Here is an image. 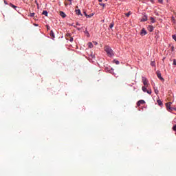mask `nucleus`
<instances>
[{"label":"nucleus","mask_w":176,"mask_h":176,"mask_svg":"<svg viewBox=\"0 0 176 176\" xmlns=\"http://www.w3.org/2000/svg\"><path fill=\"white\" fill-rule=\"evenodd\" d=\"M104 52H106L109 57H112L113 56V50H112V48L109 46L107 45L104 47Z\"/></svg>","instance_id":"nucleus-1"},{"label":"nucleus","mask_w":176,"mask_h":176,"mask_svg":"<svg viewBox=\"0 0 176 176\" xmlns=\"http://www.w3.org/2000/svg\"><path fill=\"white\" fill-rule=\"evenodd\" d=\"M171 104H173L171 102L166 103V109L167 111H169V112H171V111H174L175 109L174 107H171Z\"/></svg>","instance_id":"nucleus-2"},{"label":"nucleus","mask_w":176,"mask_h":176,"mask_svg":"<svg viewBox=\"0 0 176 176\" xmlns=\"http://www.w3.org/2000/svg\"><path fill=\"white\" fill-rule=\"evenodd\" d=\"M66 39L67 41H69L70 42H74V38H72V36H71V34L69 33L66 34Z\"/></svg>","instance_id":"nucleus-3"},{"label":"nucleus","mask_w":176,"mask_h":176,"mask_svg":"<svg viewBox=\"0 0 176 176\" xmlns=\"http://www.w3.org/2000/svg\"><path fill=\"white\" fill-rule=\"evenodd\" d=\"M142 80L143 84L144 85V86H148L149 85V83H148V79H146V78L142 77Z\"/></svg>","instance_id":"nucleus-4"},{"label":"nucleus","mask_w":176,"mask_h":176,"mask_svg":"<svg viewBox=\"0 0 176 176\" xmlns=\"http://www.w3.org/2000/svg\"><path fill=\"white\" fill-rule=\"evenodd\" d=\"M157 76L158 79L161 80L162 82H164V78H163V77H162V74L160 73V72H159V71L157 72Z\"/></svg>","instance_id":"nucleus-5"},{"label":"nucleus","mask_w":176,"mask_h":176,"mask_svg":"<svg viewBox=\"0 0 176 176\" xmlns=\"http://www.w3.org/2000/svg\"><path fill=\"white\" fill-rule=\"evenodd\" d=\"M147 30L150 32H152L153 30H155V28L153 25H148L147 27Z\"/></svg>","instance_id":"nucleus-6"},{"label":"nucleus","mask_w":176,"mask_h":176,"mask_svg":"<svg viewBox=\"0 0 176 176\" xmlns=\"http://www.w3.org/2000/svg\"><path fill=\"white\" fill-rule=\"evenodd\" d=\"M145 103V100H140L137 102V106L140 107V105H141V104H144Z\"/></svg>","instance_id":"nucleus-7"},{"label":"nucleus","mask_w":176,"mask_h":176,"mask_svg":"<svg viewBox=\"0 0 176 176\" xmlns=\"http://www.w3.org/2000/svg\"><path fill=\"white\" fill-rule=\"evenodd\" d=\"M60 16H61V17H63L64 19V18L66 17L67 15L65 14V13H64V12L60 11Z\"/></svg>","instance_id":"nucleus-8"},{"label":"nucleus","mask_w":176,"mask_h":176,"mask_svg":"<svg viewBox=\"0 0 176 176\" xmlns=\"http://www.w3.org/2000/svg\"><path fill=\"white\" fill-rule=\"evenodd\" d=\"M148 21V16H146V15H144L141 19V21Z\"/></svg>","instance_id":"nucleus-9"},{"label":"nucleus","mask_w":176,"mask_h":176,"mask_svg":"<svg viewBox=\"0 0 176 176\" xmlns=\"http://www.w3.org/2000/svg\"><path fill=\"white\" fill-rule=\"evenodd\" d=\"M141 35H146V30L144 28L142 29Z\"/></svg>","instance_id":"nucleus-10"},{"label":"nucleus","mask_w":176,"mask_h":176,"mask_svg":"<svg viewBox=\"0 0 176 176\" xmlns=\"http://www.w3.org/2000/svg\"><path fill=\"white\" fill-rule=\"evenodd\" d=\"M76 14L78 16H82V12H80V10H76Z\"/></svg>","instance_id":"nucleus-11"},{"label":"nucleus","mask_w":176,"mask_h":176,"mask_svg":"<svg viewBox=\"0 0 176 176\" xmlns=\"http://www.w3.org/2000/svg\"><path fill=\"white\" fill-rule=\"evenodd\" d=\"M146 87H148V86H145L142 87V90L144 91V93H146V91H148V89H146Z\"/></svg>","instance_id":"nucleus-12"},{"label":"nucleus","mask_w":176,"mask_h":176,"mask_svg":"<svg viewBox=\"0 0 176 176\" xmlns=\"http://www.w3.org/2000/svg\"><path fill=\"white\" fill-rule=\"evenodd\" d=\"M50 35V36H52V39H54L55 36H54V32H53V30H51Z\"/></svg>","instance_id":"nucleus-13"},{"label":"nucleus","mask_w":176,"mask_h":176,"mask_svg":"<svg viewBox=\"0 0 176 176\" xmlns=\"http://www.w3.org/2000/svg\"><path fill=\"white\" fill-rule=\"evenodd\" d=\"M157 102L160 107H162V105H163V102H162V100H157Z\"/></svg>","instance_id":"nucleus-14"},{"label":"nucleus","mask_w":176,"mask_h":176,"mask_svg":"<svg viewBox=\"0 0 176 176\" xmlns=\"http://www.w3.org/2000/svg\"><path fill=\"white\" fill-rule=\"evenodd\" d=\"M151 65L152 67H155L156 63H155V61H151Z\"/></svg>","instance_id":"nucleus-15"},{"label":"nucleus","mask_w":176,"mask_h":176,"mask_svg":"<svg viewBox=\"0 0 176 176\" xmlns=\"http://www.w3.org/2000/svg\"><path fill=\"white\" fill-rule=\"evenodd\" d=\"M10 6H11V8H13V9H16V8H17V6L12 4V3H10Z\"/></svg>","instance_id":"nucleus-16"},{"label":"nucleus","mask_w":176,"mask_h":176,"mask_svg":"<svg viewBox=\"0 0 176 176\" xmlns=\"http://www.w3.org/2000/svg\"><path fill=\"white\" fill-rule=\"evenodd\" d=\"M42 14H43L44 16H47V11L43 10Z\"/></svg>","instance_id":"nucleus-17"},{"label":"nucleus","mask_w":176,"mask_h":176,"mask_svg":"<svg viewBox=\"0 0 176 176\" xmlns=\"http://www.w3.org/2000/svg\"><path fill=\"white\" fill-rule=\"evenodd\" d=\"M113 25H115V24L113 23H111L110 25H109V28L111 30H112V28H113Z\"/></svg>","instance_id":"nucleus-18"},{"label":"nucleus","mask_w":176,"mask_h":176,"mask_svg":"<svg viewBox=\"0 0 176 176\" xmlns=\"http://www.w3.org/2000/svg\"><path fill=\"white\" fill-rule=\"evenodd\" d=\"M154 91L155 94H159V90H157V88H154Z\"/></svg>","instance_id":"nucleus-19"},{"label":"nucleus","mask_w":176,"mask_h":176,"mask_svg":"<svg viewBox=\"0 0 176 176\" xmlns=\"http://www.w3.org/2000/svg\"><path fill=\"white\" fill-rule=\"evenodd\" d=\"M94 16V14L91 13V14H88V15L87 16V18H90V17H93Z\"/></svg>","instance_id":"nucleus-20"},{"label":"nucleus","mask_w":176,"mask_h":176,"mask_svg":"<svg viewBox=\"0 0 176 176\" xmlns=\"http://www.w3.org/2000/svg\"><path fill=\"white\" fill-rule=\"evenodd\" d=\"M88 46H89V47L90 49H91V48L93 47V43H88Z\"/></svg>","instance_id":"nucleus-21"},{"label":"nucleus","mask_w":176,"mask_h":176,"mask_svg":"<svg viewBox=\"0 0 176 176\" xmlns=\"http://www.w3.org/2000/svg\"><path fill=\"white\" fill-rule=\"evenodd\" d=\"M171 20H172V22H173V23L175 24L176 21H175V19L174 18V16H172Z\"/></svg>","instance_id":"nucleus-22"},{"label":"nucleus","mask_w":176,"mask_h":176,"mask_svg":"<svg viewBox=\"0 0 176 176\" xmlns=\"http://www.w3.org/2000/svg\"><path fill=\"white\" fill-rule=\"evenodd\" d=\"M150 20H151V23H155L156 21L153 19V17H151Z\"/></svg>","instance_id":"nucleus-23"},{"label":"nucleus","mask_w":176,"mask_h":176,"mask_svg":"<svg viewBox=\"0 0 176 176\" xmlns=\"http://www.w3.org/2000/svg\"><path fill=\"white\" fill-rule=\"evenodd\" d=\"M113 62L116 63V65H119L120 64L119 60H114Z\"/></svg>","instance_id":"nucleus-24"},{"label":"nucleus","mask_w":176,"mask_h":176,"mask_svg":"<svg viewBox=\"0 0 176 176\" xmlns=\"http://www.w3.org/2000/svg\"><path fill=\"white\" fill-rule=\"evenodd\" d=\"M131 14V12H128L126 14H125V15L126 16V17H130V15Z\"/></svg>","instance_id":"nucleus-25"},{"label":"nucleus","mask_w":176,"mask_h":176,"mask_svg":"<svg viewBox=\"0 0 176 176\" xmlns=\"http://www.w3.org/2000/svg\"><path fill=\"white\" fill-rule=\"evenodd\" d=\"M173 39L176 42V34L172 36Z\"/></svg>","instance_id":"nucleus-26"},{"label":"nucleus","mask_w":176,"mask_h":176,"mask_svg":"<svg viewBox=\"0 0 176 176\" xmlns=\"http://www.w3.org/2000/svg\"><path fill=\"white\" fill-rule=\"evenodd\" d=\"M30 17H35V13H30Z\"/></svg>","instance_id":"nucleus-27"},{"label":"nucleus","mask_w":176,"mask_h":176,"mask_svg":"<svg viewBox=\"0 0 176 176\" xmlns=\"http://www.w3.org/2000/svg\"><path fill=\"white\" fill-rule=\"evenodd\" d=\"M146 93H148V94H152L151 90H147Z\"/></svg>","instance_id":"nucleus-28"},{"label":"nucleus","mask_w":176,"mask_h":176,"mask_svg":"<svg viewBox=\"0 0 176 176\" xmlns=\"http://www.w3.org/2000/svg\"><path fill=\"white\" fill-rule=\"evenodd\" d=\"M99 5L100 6H102V8H105V4L104 3H99Z\"/></svg>","instance_id":"nucleus-29"},{"label":"nucleus","mask_w":176,"mask_h":176,"mask_svg":"<svg viewBox=\"0 0 176 176\" xmlns=\"http://www.w3.org/2000/svg\"><path fill=\"white\" fill-rule=\"evenodd\" d=\"M173 131H176V124L175 126H173Z\"/></svg>","instance_id":"nucleus-30"},{"label":"nucleus","mask_w":176,"mask_h":176,"mask_svg":"<svg viewBox=\"0 0 176 176\" xmlns=\"http://www.w3.org/2000/svg\"><path fill=\"white\" fill-rule=\"evenodd\" d=\"M83 14H84L85 16H87V15H88V14L86 13V12H85V11H84V12H83Z\"/></svg>","instance_id":"nucleus-31"},{"label":"nucleus","mask_w":176,"mask_h":176,"mask_svg":"<svg viewBox=\"0 0 176 176\" xmlns=\"http://www.w3.org/2000/svg\"><path fill=\"white\" fill-rule=\"evenodd\" d=\"M173 65H176V60L173 59Z\"/></svg>","instance_id":"nucleus-32"},{"label":"nucleus","mask_w":176,"mask_h":176,"mask_svg":"<svg viewBox=\"0 0 176 176\" xmlns=\"http://www.w3.org/2000/svg\"><path fill=\"white\" fill-rule=\"evenodd\" d=\"M68 1L69 2V5H72V0H68Z\"/></svg>","instance_id":"nucleus-33"},{"label":"nucleus","mask_w":176,"mask_h":176,"mask_svg":"<svg viewBox=\"0 0 176 176\" xmlns=\"http://www.w3.org/2000/svg\"><path fill=\"white\" fill-rule=\"evenodd\" d=\"M159 3H163V0H158Z\"/></svg>","instance_id":"nucleus-34"},{"label":"nucleus","mask_w":176,"mask_h":176,"mask_svg":"<svg viewBox=\"0 0 176 176\" xmlns=\"http://www.w3.org/2000/svg\"><path fill=\"white\" fill-rule=\"evenodd\" d=\"M46 27H47V30H50V26H49V25H47Z\"/></svg>","instance_id":"nucleus-35"},{"label":"nucleus","mask_w":176,"mask_h":176,"mask_svg":"<svg viewBox=\"0 0 176 176\" xmlns=\"http://www.w3.org/2000/svg\"><path fill=\"white\" fill-rule=\"evenodd\" d=\"M93 43H94V45H98L97 41H94Z\"/></svg>","instance_id":"nucleus-36"},{"label":"nucleus","mask_w":176,"mask_h":176,"mask_svg":"<svg viewBox=\"0 0 176 176\" xmlns=\"http://www.w3.org/2000/svg\"><path fill=\"white\" fill-rule=\"evenodd\" d=\"M76 25H80V24H79V23H78V22L76 23Z\"/></svg>","instance_id":"nucleus-37"},{"label":"nucleus","mask_w":176,"mask_h":176,"mask_svg":"<svg viewBox=\"0 0 176 176\" xmlns=\"http://www.w3.org/2000/svg\"><path fill=\"white\" fill-rule=\"evenodd\" d=\"M65 6H68V3H65Z\"/></svg>","instance_id":"nucleus-38"},{"label":"nucleus","mask_w":176,"mask_h":176,"mask_svg":"<svg viewBox=\"0 0 176 176\" xmlns=\"http://www.w3.org/2000/svg\"><path fill=\"white\" fill-rule=\"evenodd\" d=\"M35 3H36V5H38V1H35Z\"/></svg>","instance_id":"nucleus-39"},{"label":"nucleus","mask_w":176,"mask_h":176,"mask_svg":"<svg viewBox=\"0 0 176 176\" xmlns=\"http://www.w3.org/2000/svg\"><path fill=\"white\" fill-rule=\"evenodd\" d=\"M99 2H102V0H98Z\"/></svg>","instance_id":"nucleus-40"},{"label":"nucleus","mask_w":176,"mask_h":176,"mask_svg":"<svg viewBox=\"0 0 176 176\" xmlns=\"http://www.w3.org/2000/svg\"><path fill=\"white\" fill-rule=\"evenodd\" d=\"M87 34H88V36H89V32H87Z\"/></svg>","instance_id":"nucleus-41"},{"label":"nucleus","mask_w":176,"mask_h":176,"mask_svg":"<svg viewBox=\"0 0 176 176\" xmlns=\"http://www.w3.org/2000/svg\"><path fill=\"white\" fill-rule=\"evenodd\" d=\"M4 3L6 4V1H4Z\"/></svg>","instance_id":"nucleus-42"},{"label":"nucleus","mask_w":176,"mask_h":176,"mask_svg":"<svg viewBox=\"0 0 176 176\" xmlns=\"http://www.w3.org/2000/svg\"><path fill=\"white\" fill-rule=\"evenodd\" d=\"M173 111H176V108H175V109H173Z\"/></svg>","instance_id":"nucleus-43"},{"label":"nucleus","mask_w":176,"mask_h":176,"mask_svg":"<svg viewBox=\"0 0 176 176\" xmlns=\"http://www.w3.org/2000/svg\"><path fill=\"white\" fill-rule=\"evenodd\" d=\"M150 1H151V2H153V0H150Z\"/></svg>","instance_id":"nucleus-44"},{"label":"nucleus","mask_w":176,"mask_h":176,"mask_svg":"<svg viewBox=\"0 0 176 176\" xmlns=\"http://www.w3.org/2000/svg\"><path fill=\"white\" fill-rule=\"evenodd\" d=\"M107 1H108V0H105L106 2H107Z\"/></svg>","instance_id":"nucleus-45"},{"label":"nucleus","mask_w":176,"mask_h":176,"mask_svg":"<svg viewBox=\"0 0 176 176\" xmlns=\"http://www.w3.org/2000/svg\"><path fill=\"white\" fill-rule=\"evenodd\" d=\"M78 30H80V28H78Z\"/></svg>","instance_id":"nucleus-46"}]
</instances>
